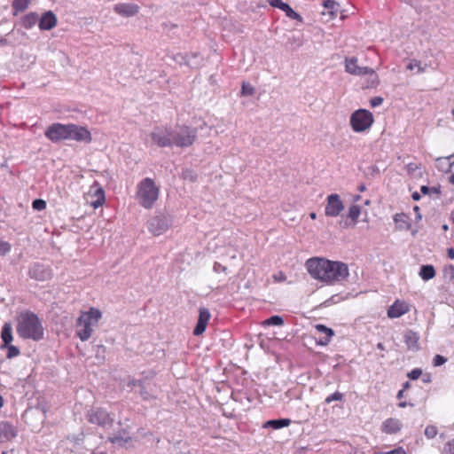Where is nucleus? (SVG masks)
<instances>
[{
  "label": "nucleus",
  "mask_w": 454,
  "mask_h": 454,
  "mask_svg": "<svg viewBox=\"0 0 454 454\" xmlns=\"http://www.w3.org/2000/svg\"><path fill=\"white\" fill-rule=\"evenodd\" d=\"M309 275L317 280L333 283L340 282L348 276V265L344 262L329 261L324 258H310L306 262Z\"/></svg>",
  "instance_id": "obj_1"
},
{
  "label": "nucleus",
  "mask_w": 454,
  "mask_h": 454,
  "mask_svg": "<svg viewBox=\"0 0 454 454\" xmlns=\"http://www.w3.org/2000/svg\"><path fill=\"white\" fill-rule=\"evenodd\" d=\"M16 332L21 339L39 341L43 339L42 320L30 310L20 312L16 317Z\"/></svg>",
  "instance_id": "obj_2"
},
{
  "label": "nucleus",
  "mask_w": 454,
  "mask_h": 454,
  "mask_svg": "<svg viewBox=\"0 0 454 454\" xmlns=\"http://www.w3.org/2000/svg\"><path fill=\"white\" fill-rule=\"evenodd\" d=\"M102 317V312L96 308H90L87 311H81L75 322V334L82 340H88Z\"/></svg>",
  "instance_id": "obj_3"
},
{
  "label": "nucleus",
  "mask_w": 454,
  "mask_h": 454,
  "mask_svg": "<svg viewBox=\"0 0 454 454\" xmlns=\"http://www.w3.org/2000/svg\"><path fill=\"white\" fill-rule=\"evenodd\" d=\"M160 196V187L153 179L146 177L137 185L136 198L143 207L153 208Z\"/></svg>",
  "instance_id": "obj_4"
},
{
  "label": "nucleus",
  "mask_w": 454,
  "mask_h": 454,
  "mask_svg": "<svg viewBox=\"0 0 454 454\" xmlns=\"http://www.w3.org/2000/svg\"><path fill=\"white\" fill-rule=\"evenodd\" d=\"M372 123L373 116L368 110L359 109L351 114L350 125L356 132L364 131L369 129Z\"/></svg>",
  "instance_id": "obj_5"
},
{
  "label": "nucleus",
  "mask_w": 454,
  "mask_h": 454,
  "mask_svg": "<svg viewBox=\"0 0 454 454\" xmlns=\"http://www.w3.org/2000/svg\"><path fill=\"white\" fill-rule=\"evenodd\" d=\"M345 70L347 73L354 75L363 76V75H370L372 81V85H377L379 83L378 76L375 74L374 70L368 67H360L357 64V59L353 58H346L345 59Z\"/></svg>",
  "instance_id": "obj_6"
},
{
  "label": "nucleus",
  "mask_w": 454,
  "mask_h": 454,
  "mask_svg": "<svg viewBox=\"0 0 454 454\" xmlns=\"http://www.w3.org/2000/svg\"><path fill=\"white\" fill-rule=\"evenodd\" d=\"M197 137V129L183 125L173 134V145L178 147H188L193 145Z\"/></svg>",
  "instance_id": "obj_7"
},
{
  "label": "nucleus",
  "mask_w": 454,
  "mask_h": 454,
  "mask_svg": "<svg viewBox=\"0 0 454 454\" xmlns=\"http://www.w3.org/2000/svg\"><path fill=\"white\" fill-rule=\"evenodd\" d=\"M87 420L91 423L98 425L101 427H111L114 423V419L110 413L100 407L90 409L86 414Z\"/></svg>",
  "instance_id": "obj_8"
},
{
  "label": "nucleus",
  "mask_w": 454,
  "mask_h": 454,
  "mask_svg": "<svg viewBox=\"0 0 454 454\" xmlns=\"http://www.w3.org/2000/svg\"><path fill=\"white\" fill-rule=\"evenodd\" d=\"M344 202L337 193H332L326 198L325 214L329 217H337L344 210Z\"/></svg>",
  "instance_id": "obj_9"
},
{
  "label": "nucleus",
  "mask_w": 454,
  "mask_h": 454,
  "mask_svg": "<svg viewBox=\"0 0 454 454\" xmlns=\"http://www.w3.org/2000/svg\"><path fill=\"white\" fill-rule=\"evenodd\" d=\"M151 137L153 143L160 147L173 145V133L168 128L156 127L151 133Z\"/></svg>",
  "instance_id": "obj_10"
},
{
  "label": "nucleus",
  "mask_w": 454,
  "mask_h": 454,
  "mask_svg": "<svg viewBox=\"0 0 454 454\" xmlns=\"http://www.w3.org/2000/svg\"><path fill=\"white\" fill-rule=\"evenodd\" d=\"M44 134L53 143L68 140L67 124L53 123L47 128Z\"/></svg>",
  "instance_id": "obj_11"
},
{
  "label": "nucleus",
  "mask_w": 454,
  "mask_h": 454,
  "mask_svg": "<svg viewBox=\"0 0 454 454\" xmlns=\"http://www.w3.org/2000/svg\"><path fill=\"white\" fill-rule=\"evenodd\" d=\"M68 140L77 142L90 143L92 140L91 134L85 127L78 126L73 123L67 124Z\"/></svg>",
  "instance_id": "obj_12"
},
{
  "label": "nucleus",
  "mask_w": 454,
  "mask_h": 454,
  "mask_svg": "<svg viewBox=\"0 0 454 454\" xmlns=\"http://www.w3.org/2000/svg\"><path fill=\"white\" fill-rule=\"evenodd\" d=\"M210 318L209 310L206 308H200L199 309L198 322L193 329V335L200 336L204 333Z\"/></svg>",
  "instance_id": "obj_13"
},
{
  "label": "nucleus",
  "mask_w": 454,
  "mask_h": 454,
  "mask_svg": "<svg viewBox=\"0 0 454 454\" xmlns=\"http://www.w3.org/2000/svg\"><path fill=\"white\" fill-rule=\"evenodd\" d=\"M168 226L167 222L160 217H153L148 223V230L154 236H159L164 233L168 230Z\"/></svg>",
  "instance_id": "obj_14"
},
{
  "label": "nucleus",
  "mask_w": 454,
  "mask_h": 454,
  "mask_svg": "<svg viewBox=\"0 0 454 454\" xmlns=\"http://www.w3.org/2000/svg\"><path fill=\"white\" fill-rule=\"evenodd\" d=\"M409 310V305L405 301L396 300L387 309V316L390 318H398Z\"/></svg>",
  "instance_id": "obj_15"
},
{
  "label": "nucleus",
  "mask_w": 454,
  "mask_h": 454,
  "mask_svg": "<svg viewBox=\"0 0 454 454\" xmlns=\"http://www.w3.org/2000/svg\"><path fill=\"white\" fill-rule=\"evenodd\" d=\"M38 22L41 30H50L57 26L58 20L56 15L49 11L42 15Z\"/></svg>",
  "instance_id": "obj_16"
},
{
  "label": "nucleus",
  "mask_w": 454,
  "mask_h": 454,
  "mask_svg": "<svg viewBox=\"0 0 454 454\" xmlns=\"http://www.w3.org/2000/svg\"><path fill=\"white\" fill-rule=\"evenodd\" d=\"M403 427L402 422L395 418H389L386 419L381 425L383 433L392 434L398 433Z\"/></svg>",
  "instance_id": "obj_17"
},
{
  "label": "nucleus",
  "mask_w": 454,
  "mask_h": 454,
  "mask_svg": "<svg viewBox=\"0 0 454 454\" xmlns=\"http://www.w3.org/2000/svg\"><path fill=\"white\" fill-rule=\"evenodd\" d=\"M114 10L121 16L130 17L138 12L139 7L134 4H118L114 5Z\"/></svg>",
  "instance_id": "obj_18"
},
{
  "label": "nucleus",
  "mask_w": 454,
  "mask_h": 454,
  "mask_svg": "<svg viewBox=\"0 0 454 454\" xmlns=\"http://www.w3.org/2000/svg\"><path fill=\"white\" fill-rule=\"evenodd\" d=\"M323 6L325 11H323V14H328L331 19H333L337 16V14L340 12V5L334 0H325L323 3Z\"/></svg>",
  "instance_id": "obj_19"
},
{
  "label": "nucleus",
  "mask_w": 454,
  "mask_h": 454,
  "mask_svg": "<svg viewBox=\"0 0 454 454\" xmlns=\"http://www.w3.org/2000/svg\"><path fill=\"white\" fill-rule=\"evenodd\" d=\"M29 274L37 280H45L51 277V271L40 264L34 265L29 270Z\"/></svg>",
  "instance_id": "obj_20"
},
{
  "label": "nucleus",
  "mask_w": 454,
  "mask_h": 454,
  "mask_svg": "<svg viewBox=\"0 0 454 454\" xmlns=\"http://www.w3.org/2000/svg\"><path fill=\"white\" fill-rule=\"evenodd\" d=\"M1 339L3 341L1 348H4V346H9L13 340L12 327L10 322L4 324L1 331Z\"/></svg>",
  "instance_id": "obj_21"
},
{
  "label": "nucleus",
  "mask_w": 454,
  "mask_h": 454,
  "mask_svg": "<svg viewBox=\"0 0 454 454\" xmlns=\"http://www.w3.org/2000/svg\"><path fill=\"white\" fill-rule=\"evenodd\" d=\"M316 330L317 331V333H324L325 336L321 338L317 343L321 346H325L327 345L330 340H331V338L333 336L334 334V332L333 329L324 325H317L315 326Z\"/></svg>",
  "instance_id": "obj_22"
},
{
  "label": "nucleus",
  "mask_w": 454,
  "mask_h": 454,
  "mask_svg": "<svg viewBox=\"0 0 454 454\" xmlns=\"http://www.w3.org/2000/svg\"><path fill=\"white\" fill-rule=\"evenodd\" d=\"M291 424V420L289 419H270L264 423L263 427L265 428H272V429H280L286 427H288Z\"/></svg>",
  "instance_id": "obj_23"
},
{
  "label": "nucleus",
  "mask_w": 454,
  "mask_h": 454,
  "mask_svg": "<svg viewBox=\"0 0 454 454\" xmlns=\"http://www.w3.org/2000/svg\"><path fill=\"white\" fill-rule=\"evenodd\" d=\"M39 21L35 12H29L21 19V25L26 29L32 28Z\"/></svg>",
  "instance_id": "obj_24"
},
{
  "label": "nucleus",
  "mask_w": 454,
  "mask_h": 454,
  "mask_svg": "<svg viewBox=\"0 0 454 454\" xmlns=\"http://www.w3.org/2000/svg\"><path fill=\"white\" fill-rule=\"evenodd\" d=\"M419 275L423 280L427 281L434 278L435 270L431 264L422 265L420 267Z\"/></svg>",
  "instance_id": "obj_25"
},
{
  "label": "nucleus",
  "mask_w": 454,
  "mask_h": 454,
  "mask_svg": "<svg viewBox=\"0 0 454 454\" xmlns=\"http://www.w3.org/2000/svg\"><path fill=\"white\" fill-rule=\"evenodd\" d=\"M419 336L413 331H407L404 334V342L409 348H418Z\"/></svg>",
  "instance_id": "obj_26"
},
{
  "label": "nucleus",
  "mask_w": 454,
  "mask_h": 454,
  "mask_svg": "<svg viewBox=\"0 0 454 454\" xmlns=\"http://www.w3.org/2000/svg\"><path fill=\"white\" fill-rule=\"evenodd\" d=\"M32 0H13L12 3V14L16 16L19 12H24Z\"/></svg>",
  "instance_id": "obj_27"
},
{
  "label": "nucleus",
  "mask_w": 454,
  "mask_h": 454,
  "mask_svg": "<svg viewBox=\"0 0 454 454\" xmlns=\"http://www.w3.org/2000/svg\"><path fill=\"white\" fill-rule=\"evenodd\" d=\"M394 221L399 229L407 230L410 227L409 217L403 213L396 214Z\"/></svg>",
  "instance_id": "obj_28"
},
{
  "label": "nucleus",
  "mask_w": 454,
  "mask_h": 454,
  "mask_svg": "<svg viewBox=\"0 0 454 454\" xmlns=\"http://www.w3.org/2000/svg\"><path fill=\"white\" fill-rule=\"evenodd\" d=\"M94 192L97 200L91 201L90 204L94 208H98V207H101L106 201L105 192L101 187L96 188Z\"/></svg>",
  "instance_id": "obj_29"
},
{
  "label": "nucleus",
  "mask_w": 454,
  "mask_h": 454,
  "mask_svg": "<svg viewBox=\"0 0 454 454\" xmlns=\"http://www.w3.org/2000/svg\"><path fill=\"white\" fill-rule=\"evenodd\" d=\"M281 11H283L286 13V15L292 20H297L299 22L303 21L302 17L298 12L294 11L293 8L288 4H286Z\"/></svg>",
  "instance_id": "obj_30"
},
{
  "label": "nucleus",
  "mask_w": 454,
  "mask_h": 454,
  "mask_svg": "<svg viewBox=\"0 0 454 454\" xmlns=\"http://www.w3.org/2000/svg\"><path fill=\"white\" fill-rule=\"evenodd\" d=\"M361 214V207L358 205H352L348 208V217L353 222V225L357 223V219Z\"/></svg>",
  "instance_id": "obj_31"
},
{
  "label": "nucleus",
  "mask_w": 454,
  "mask_h": 454,
  "mask_svg": "<svg viewBox=\"0 0 454 454\" xmlns=\"http://www.w3.org/2000/svg\"><path fill=\"white\" fill-rule=\"evenodd\" d=\"M2 430L7 438H14L17 435L16 429L9 423H3L1 425Z\"/></svg>",
  "instance_id": "obj_32"
},
{
  "label": "nucleus",
  "mask_w": 454,
  "mask_h": 454,
  "mask_svg": "<svg viewBox=\"0 0 454 454\" xmlns=\"http://www.w3.org/2000/svg\"><path fill=\"white\" fill-rule=\"evenodd\" d=\"M265 324L268 325L280 326L284 324V320L280 316L275 315L266 319Z\"/></svg>",
  "instance_id": "obj_33"
},
{
  "label": "nucleus",
  "mask_w": 454,
  "mask_h": 454,
  "mask_svg": "<svg viewBox=\"0 0 454 454\" xmlns=\"http://www.w3.org/2000/svg\"><path fill=\"white\" fill-rule=\"evenodd\" d=\"M415 67L418 68V73L419 74L425 72L426 70V65L422 66L420 61L413 59L408 64L407 69L413 70Z\"/></svg>",
  "instance_id": "obj_34"
},
{
  "label": "nucleus",
  "mask_w": 454,
  "mask_h": 454,
  "mask_svg": "<svg viewBox=\"0 0 454 454\" xmlns=\"http://www.w3.org/2000/svg\"><path fill=\"white\" fill-rule=\"evenodd\" d=\"M438 434V430L436 428V427L434 426H427L425 429V436L427 438V439H433Z\"/></svg>",
  "instance_id": "obj_35"
},
{
  "label": "nucleus",
  "mask_w": 454,
  "mask_h": 454,
  "mask_svg": "<svg viewBox=\"0 0 454 454\" xmlns=\"http://www.w3.org/2000/svg\"><path fill=\"white\" fill-rule=\"evenodd\" d=\"M12 249V245L4 241L3 239H0V255L4 256L6 255Z\"/></svg>",
  "instance_id": "obj_36"
},
{
  "label": "nucleus",
  "mask_w": 454,
  "mask_h": 454,
  "mask_svg": "<svg viewBox=\"0 0 454 454\" xmlns=\"http://www.w3.org/2000/svg\"><path fill=\"white\" fill-rule=\"evenodd\" d=\"M4 348H7V357L12 358L15 356H18L20 355V349L16 347L11 344L9 346H4Z\"/></svg>",
  "instance_id": "obj_37"
},
{
  "label": "nucleus",
  "mask_w": 454,
  "mask_h": 454,
  "mask_svg": "<svg viewBox=\"0 0 454 454\" xmlns=\"http://www.w3.org/2000/svg\"><path fill=\"white\" fill-rule=\"evenodd\" d=\"M32 207L35 210H44L46 208V202L43 200L36 199L32 202Z\"/></svg>",
  "instance_id": "obj_38"
},
{
  "label": "nucleus",
  "mask_w": 454,
  "mask_h": 454,
  "mask_svg": "<svg viewBox=\"0 0 454 454\" xmlns=\"http://www.w3.org/2000/svg\"><path fill=\"white\" fill-rule=\"evenodd\" d=\"M254 92V88L249 83L243 82L241 88V95L242 96H250Z\"/></svg>",
  "instance_id": "obj_39"
},
{
  "label": "nucleus",
  "mask_w": 454,
  "mask_h": 454,
  "mask_svg": "<svg viewBox=\"0 0 454 454\" xmlns=\"http://www.w3.org/2000/svg\"><path fill=\"white\" fill-rule=\"evenodd\" d=\"M343 395L340 392H335L325 398L326 403H331L333 401H341Z\"/></svg>",
  "instance_id": "obj_40"
},
{
  "label": "nucleus",
  "mask_w": 454,
  "mask_h": 454,
  "mask_svg": "<svg viewBox=\"0 0 454 454\" xmlns=\"http://www.w3.org/2000/svg\"><path fill=\"white\" fill-rule=\"evenodd\" d=\"M374 454H407L403 447H398L389 451H376Z\"/></svg>",
  "instance_id": "obj_41"
},
{
  "label": "nucleus",
  "mask_w": 454,
  "mask_h": 454,
  "mask_svg": "<svg viewBox=\"0 0 454 454\" xmlns=\"http://www.w3.org/2000/svg\"><path fill=\"white\" fill-rule=\"evenodd\" d=\"M421 375H422V370H421V369H419V368H415V369L411 370V371L408 373V377H409V379H411V380H418Z\"/></svg>",
  "instance_id": "obj_42"
},
{
  "label": "nucleus",
  "mask_w": 454,
  "mask_h": 454,
  "mask_svg": "<svg viewBox=\"0 0 454 454\" xmlns=\"http://www.w3.org/2000/svg\"><path fill=\"white\" fill-rule=\"evenodd\" d=\"M288 45H296V47L301 46L302 43L301 41L300 36L292 35L288 38L287 43Z\"/></svg>",
  "instance_id": "obj_43"
},
{
  "label": "nucleus",
  "mask_w": 454,
  "mask_h": 454,
  "mask_svg": "<svg viewBox=\"0 0 454 454\" xmlns=\"http://www.w3.org/2000/svg\"><path fill=\"white\" fill-rule=\"evenodd\" d=\"M447 362V358L441 355H436L433 359L434 366H441Z\"/></svg>",
  "instance_id": "obj_44"
},
{
  "label": "nucleus",
  "mask_w": 454,
  "mask_h": 454,
  "mask_svg": "<svg viewBox=\"0 0 454 454\" xmlns=\"http://www.w3.org/2000/svg\"><path fill=\"white\" fill-rule=\"evenodd\" d=\"M443 454H454V439L445 444Z\"/></svg>",
  "instance_id": "obj_45"
},
{
  "label": "nucleus",
  "mask_w": 454,
  "mask_h": 454,
  "mask_svg": "<svg viewBox=\"0 0 454 454\" xmlns=\"http://www.w3.org/2000/svg\"><path fill=\"white\" fill-rule=\"evenodd\" d=\"M267 2L271 5L272 7L278 8L279 10H282V8L285 6L286 3H284L282 0H267Z\"/></svg>",
  "instance_id": "obj_46"
},
{
  "label": "nucleus",
  "mask_w": 454,
  "mask_h": 454,
  "mask_svg": "<svg viewBox=\"0 0 454 454\" xmlns=\"http://www.w3.org/2000/svg\"><path fill=\"white\" fill-rule=\"evenodd\" d=\"M437 163H439V162L437 161ZM453 165H454V161H452V162L443 161L441 164H438V168H441L442 170H445L446 172H449V171H450Z\"/></svg>",
  "instance_id": "obj_47"
},
{
  "label": "nucleus",
  "mask_w": 454,
  "mask_h": 454,
  "mask_svg": "<svg viewBox=\"0 0 454 454\" xmlns=\"http://www.w3.org/2000/svg\"><path fill=\"white\" fill-rule=\"evenodd\" d=\"M272 278L276 282H284L286 280V276L282 271L275 273Z\"/></svg>",
  "instance_id": "obj_48"
},
{
  "label": "nucleus",
  "mask_w": 454,
  "mask_h": 454,
  "mask_svg": "<svg viewBox=\"0 0 454 454\" xmlns=\"http://www.w3.org/2000/svg\"><path fill=\"white\" fill-rule=\"evenodd\" d=\"M383 103L381 97H374L370 100V104L372 107L380 106Z\"/></svg>",
  "instance_id": "obj_49"
},
{
  "label": "nucleus",
  "mask_w": 454,
  "mask_h": 454,
  "mask_svg": "<svg viewBox=\"0 0 454 454\" xmlns=\"http://www.w3.org/2000/svg\"><path fill=\"white\" fill-rule=\"evenodd\" d=\"M108 441L112 443H121L122 442H128V439L126 440H123L121 437H118V436H114V437H109L108 438Z\"/></svg>",
  "instance_id": "obj_50"
},
{
  "label": "nucleus",
  "mask_w": 454,
  "mask_h": 454,
  "mask_svg": "<svg viewBox=\"0 0 454 454\" xmlns=\"http://www.w3.org/2000/svg\"><path fill=\"white\" fill-rule=\"evenodd\" d=\"M445 272L451 279H454V265H449L445 268Z\"/></svg>",
  "instance_id": "obj_51"
},
{
  "label": "nucleus",
  "mask_w": 454,
  "mask_h": 454,
  "mask_svg": "<svg viewBox=\"0 0 454 454\" xmlns=\"http://www.w3.org/2000/svg\"><path fill=\"white\" fill-rule=\"evenodd\" d=\"M451 159L454 160V153L450 155V156H448V157H446V158H439V159H437V161L439 162V164H441L443 161L450 162L449 160H450Z\"/></svg>",
  "instance_id": "obj_52"
},
{
  "label": "nucleus",
  "mask_w": 454,
  "mask_h": 454,
  "mask_svg": "<svg viewBox=\"0 0 454 454\" xmlns=\"http://www.w3.org/2000/svg\"><path fill=\"white\" fill-rule=\"evenodd\" d=\"M129 386H130V387L139 386V387H143L142 381L141 380H131L129 383Z\"/></svg>",
  "instance_id": "obj_53"
},
{
  "label": "nucleus",
  "mask_w": 454,
  "mask_h": 454,
  "mask_svg": "<svg viewBox=\"0 0 454 454\" xmlns=\"http://www.w3.org/2000/svg\"><path fill=\"white\" fill-rule=\"evenodd\" d=\"M430 190H431V188H429V187H428V186H427V185H422V186L420 187V192H421V193H423V194H428V193H429V192H430Z\"/></svg>",
  "instance_id": "obj_54"
},
{
  "label": "nucleus",
  "mask_w": 454,
  "mask_h": 454,
  "mask_svg": "<svg viewBox=\"0 0 454 454\" xmlns=\"http://www.w3.org/2000/svg\"><path fill=\"white\" fill-rule=\"evenodd\" d=\"M447 254H448L449 258L454 259V248L453 247L448 248L447 249Z\"/></svg>",
  "instance_id": "obj_55"
},
{
  "label": "nucleus",
  "mask_w": 454,
  "mask_h": 454,
  "mask_svg": "<svg viewBox=\"0 0 454 454\" xmlns=\"http://www.w3.org/2000/svg\"><path fill=\"white\" fill-rule=\"evenodd\" d=\"M370 169L372 170V174L374 175V174H379L380 173V169L378 167L376 166H372L370 168Z\"/></svg>",
  "instance_id": "obj_56"
},
{
  "label": "nucleus",
  "mask_w": 454,
  "mask_h": 454,
  "mask_svg": "<svg viewBox=\"0 0 454 454\" xmlns=\"http://www.w3.org/2000/svg\"><path fill=\"white\" fill-rule=\"evenodd\" d=\"M424 383H429L431 381V377L429 375H425L422 378Z\"/></svg>",
  "instance_id": "obj_57"
},
{
  "label": "nucleus",
  "mask_w": 454,
  "mask_h": 454,
  "mask_svg": "<svg viewBox=\"0 0 454 454\" xmlns=\"http://www.w3.org/2000/svg\"><path fill=\"white\" fill-rule=\"evenodd\" d=\"M141 392H140V395L143 396L144 399H147L148 398V394L146 391L144 390V387H141Z\"/></svg>",
  "instance_id": "obj_58"
},
{
  "label": "nucleus",
  "mask_w": 454,
  "mask_h": 454,
  "mask_svg": "<svg viewBox=\"0 0 454 454\" xmlns=\"http://www.w3.org/2000/svg\"><path fill=\"white\" fill-rule=\"evenodd\" d=\"M411 197L414 200H419L420 199V194L419 192H413Z\"/></svg>",
  "instance_id": "obj_59"
},
{
  "label": "nucleus",
  "mask_w": 454,
  "mask_h": 454,
  "mask_svg": "<svg viewBox=\"0 0 454 454\" xmlns=\"http://www.w3.org/2000/svg\"><path fill=\"white\" fill-rule=\"evenodd\" d=\"M403 393H404L403 389L399 390V391H398V393H397V395H396V397H397L398 399L403 398Z\"/></svg>",
  "instance_id": "obj_60"
},
{
  "label": "nucleus",
  "mask_w": 454,
  "mask_h": 454,
  "mask_svg": "<svg viewBox=\"0 0 454 454\" xmlns=\"http://www.w3.org/2000/svg\"><path fill=\"white\" fill-rule=\"evenodd\" d=\"M430 191L434 193H440V187H432Z\"/></svg>",
  "instance_id": "obj_61"
},
{
  "label": "nucleus",
  "mask_w": 454,
  "mask_h": 454,
  "mask_svg": "<svg viewBox=\"0 0 454 454\" xmlns=\"http://www.w3.org/2000/svg\"><path fill=\"white\" fill-rule=\"evenodd\" d=\"M365 190H366V187H365V185H364V184H360V185L358 186V191H359V192H364Z\"/></svg>",
  "instance_id": "obj_62"
},
{
  "label": "nucleus",
  "mask_w": 454,
  "mask_h": 454,
  "mask_svg": "<svg viewBox=\"0 0 454 454\" xmlns=\"http://www.w3.org/2000/svg\"><path fill=\"white\" fill-rule=\"evenodd\" d=\"M377 348H379L380 350H384V349H385V347H384L383 343L379 342V343L377 344Z\"/></svg>",
  "instance_id": "obj_63"
},
{
  "label": "nucleus",
  "mask_w": 454,
  "mask_h": 454,
  "mask_svg": "<svg viewBox=\"0 0 454 454\" xmlns=\"http://www.w3.org/2000/svg\"><path fill=\"white\" fill-rule=\"evenodd\" d=\"M450 183L454 185V173L450 176Z\"/></svg>",
  "instance_id": "obj_64"
}]
</instances>
